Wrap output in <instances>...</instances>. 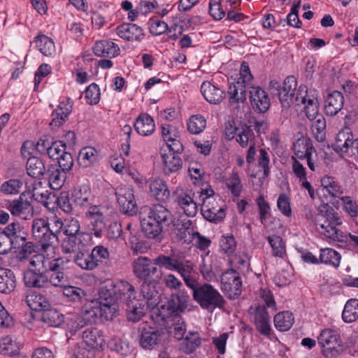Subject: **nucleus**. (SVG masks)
<instances>
[{
  "mask_svg": "<svg viewBox=\"0 0 358 358\" xmlns=\"http://www.w3.org/2000/svg\"><path fill=\"white\" fill-rule=\"evenodd\" d=\"M138 296L135 287L126 280H119L114 285L112 282L101 284L99 289V298L91 300V324L103 323L112 320L117 312V300L125 304L129 300Z\"/></svg>",
  "mask_w": 358,
  "mask_h": 358,
  "instance_id": "obj_1",
  "label": "nucleus"
},
{
  "mask_svg": "<svg viewBox=\"0 0 358 358\" xmlns=\"http://www.w3.org/2000/svg\"><path fill=\"white\" fill-rule=\"evenodd\" d=\"M173 222L172 213L161 204L145 208L141 213L142 231L149 238H158L164 228Z\"/></svg>",
  "mask_w": 358,
  "mask_h": 358,
  "instance_id": "obj_2",
  "label": "nucleus"
},
{
  "mask_svg": "<svg viewBox=\"0 0 358 358\" xmlns=\"http://www.w3.org/2000/svg\"><path fill=\"white\" fill-rule=\"evenodd\" d=\"M141 294L134 300L126 303L127 318L129 321L136 322L145 315L147 308H155L159 302L160 296L155 287L145 284L141 287Z\"/></svg>",
  "mask_w": 358,
  "mask_h": 358,
  "instance_id": "obj_3",
  "label": "nucleus"
},
{
  "mask_svg": "<svg viewBox=\"0 0 358 358\" xmlns=\"http://www.w3.org/2000/svg\"><path fill=\"white\" fill-rule=\"evenodd\" d=\"M199 201L202 202L201 213L203 217L214 222H221L225 217V208L219 196H215V192L208 183L202 184L197 192Z\"/></svg>",
  "mask_w": 358,
  "mask_h": 358,
  "instance_id": "obj_4",
  "label": "nucleus"
},
{
  "mask_svg": "<svg viewBox=\"0 0 358 358\" xmlns=\"http://www.w3.org/2000/svg\"><path fill=\"white\" fill-rule=\"evenodd\" d=\"M45 270L47 274L48 287L51 285L57 288H64L70 283V275L68 271L69 264L71 263L70 258L60 257L52 259L46 258Z\"/></svg>",
  "mask_w": 358,
  "mask_h": 358,
  "instance_id": "obj_5",
  "label": "nucleus"
},
{
  "mask_svg": "<svg viewBox=\"0 0 358 358\" xmlns=\"http://www.w3.org/2000/svg\"><path fill=\"white\" fill-rule=\"evenodd\" d=\"M193 298L202 309L211 313L216 308H223L225 304V300L220 292L208 283L202 284L193 293Z\"/></svg>",
  "mask_w": 358,
  "mask_h": 358,
  "instance_id": "obj_6",
  "label": "nucleus"
},
{
  "mask_svg": "<svg viewBox=\"0 0 358 358\" xmlns=\"http://www.w3.org/2000/svg\"><path fill=\"white\" fill-rule=\"evenodd\" d=\"M134 275L138 279L143 281L141 286L147 284L150 287L152 282H159L162 278V272L158 271L155 264V259L148 257H140L134 260L132 263Z\"/></svg>",
  "mask_w": 358,
  "mask_h": 358,
  "instance_id": "obj_7",
  "label": "nucleus"
},
{
  "mask_svg": "<svg viewBox=\"0 0 358 358\" xmlns=\"http://www.w3.org/2000/svg\"><path fill=\"white\" fill-rule=\"evenodd\" d=\"M252 79L253 76L248 64L246 62H243L238 80L235 83H231L229 86L228 94L231 103L244 102L246 100V90L247 89L250 90Z\"/></svg>",
  "mask_w": 358,
  "mask_h": 358,
  "instance_id": "obj_8",
  "label": "nucleus"
},
{
  "mask_svg": "<svg viewBox=\"0 0 358 358\" xmlns=\"http://www.w3.org/2000/svg\"><path fill=\"white\" fill-rule=\"evenodd\" d=\"M46 258L44 255H35L30 261L31 268H29L24 272L23 281L27 287L30 288H48L47 273L41 271L37 266L40 263L45 269Z\"/></svg>",
  "mask_w": 358,
  "mask_h": 358,
  "instance_id": "obj_9",
  "label": "nucleus"
},
{
  "mask_svg": "<svg viewBox=\"0 0 358 358\" xmlns=\"http://www.w3.org/2000/svg\"><path fill=\"white\" fill-rule=\"evenodd\" d=\"M343 223L342 218L332 208L327 209L324 215H322L318 221L317 226L322 230L327 238L333 241H342L343 233L337 229V227Z\"/></svg>",
  "mask_w": 358,
  "mask_h": 358,
  "instance_id": "obj_10",
  "label": "nucleus"
},
{
  "mask_svg": "<svg viewBox=\"0 0 358 358\" xmlns=\"http://www.w3.org/2000/svg\"><path fill=\"white\" fill-rule=\"evenodd\" d=\"M32 236L44 252L59 241L49 229L47 221L44 219H36L32 222Z\"/></svg>",
  "mask_w": 358,
  "mask_h": 358,
  "instance_id": "obj_11",
  "label": "nucleus"
},
{
  "mask_svg": "<svg viewBox=\"0 0 358 358\" xmlns=\"http://www.w3.org/2000/svg\"><path fill=\"white\" fill-rule=\"evenodd\" d=\"M295 103L297 105H304L306 115L310 120H314L321 115L319 113L317 94L315 90H308L306 87H299Z\"/></svg>",
  "mask_w": 358,
  "mask_h": 358,
  "instance_id": "obj_12",
  "label": "nucleus"
},
{
  "mask_svg": "<svg viewBox=\"0 0 358 358\" xmlns=\"http://www.w3.org/2000/svg\"><path fill=\"white\" fill-rule=\"evenodd\" d=\"M318 343L322 348L323 355L327 358H334L340 354L341 344L338 334L335 330L326 329L318 336Z\"/></svg>",
  "mask_w": 358,
  "mask_h": 358,
  "instance_id": "obj_13",
  "label": "nucleus"
},
{
  "mask_svg": "<svg viewBox=\"0 0 358 358\" xmlns=\"http://www.w3.org/2000/svg\"><path fill=\"white\" fill-rule=\"evenodd\" d=\"M115 194L123 213L134 215L137 213L138 207L132 188L120 185L115 189Z\"/></svg>",
  "mask_w": 358,
  "mask_h": 358,
  "instance_id": "obj_14",
  "label": "nucleus"
},
{
  "mask_svg": "<svg viewBox=\"0 0 358 358\" xmlns=\"http://www.w3.org/2000/svg\"><path fill=\"white\" fill-rule=\"evenodd\" d=\"M222 290L230 299L238 297L241 293L242 281L239 273L234 269H229L221 276Z\"/></svg>",
  "mask_w": 358,
  "mask_h": 358,
  "instance_id": "obj_15",
  "label": "nucleus"
},
{
  "mask_svg": "<svg viewBox=\"0 0 358 358\" xmlns=\"http://www.w3.org/2000/svg\"><path fill=\"white\" fill-rule=\"evenodd\" d=\"M163 140L166 142L171 151L180 152L182 145L180 142V133L178 128L173 124H164L161 127Z\"/></svg>",
  "mask_w": 358,
  "mask_h": 358,
  "instance_id": "obj_16",
  "label": "nucleus"
},
{
  "mask_svg": "<svg viewBox=\"0 0 358 358\" xmlns=\"http://www.w3.org/2000/svg\"><path fill=\"white\" fill-rule=\"evenodd\" d=\"M297 82L294 76L285 78L282 86L278 89V96L283 107H288L295 101L294 92L296 90Z\"/></svg>",
  "mask_w": 358,
  "mask_h": 358,
  "instance_id": "obj_17",
  "label": "nucleus"
},
{
  "mask_svg": "<svg viewBox=\"0 0 358 358\" xmlns=\"http://www.w3.org/2000/svg\"><path fill=\"white\" fill-rule=\"evenodd\" d=\"M249 98L252 108L259 113H265L270 107V99L266 92L259 87L250 86Z\"/></svg>",
  "mask_w": 358,
  "mask_h": 358,
  "instance_id": "obj_18",
  "label": "nucleus"
},
{
  "mask_svg": "<svg viewBox=\"0 0 358 358\" xmlns=\"http://www.w3.org/2000/svg\"><path fill=\"white\" fill-rule=\"evenodd\" d=\"M226 135L229 139L235 138L243 148L255 143V134L252 129L245 127L242 128H226Z\"/></svg>",
  "mask_w": 358,
  "mask_h": 358,
  "instance_id": "obj_19",
  "label": "nucleus"
},
{
  "mask_svg": "<svg viewBox=\"0 0 358 358\" xmlns=\"http://www.w3.org/2000/svg\"><path fill=\"white\" fill-rule=\"evenodd\" d=\"M355 141L352 132L346 127L337 134L333 145L334 150L341 155H346L351 150Z\"/></svg>",
  "mask_w": 358,
  "mask_h": 358,
  "instance_id": "obj_20",
  "label": "nucleus"
},
{
  "mask_svg": "<svg viewBox=\"0 0 358 358\" xmlns=\"http://www.w3.org/2000/svg\"><path fill=\"white\" fill-rule=\"evenodd\" d=\"M116 33L119 37L128 41H141L145 36L141 27L131 23H124L118 26Z\"/></svg>",
  "mask_w": 358,
  "mask_h": 358,
  "instance_id": "obj_21",
  "label": "nucleus"
},
{
  "mask_svg": "<svg viewBox=\"0 0 358 358\" xmlns=\"http://www.w3.org/2000/svg\"><path fill=\"white\" fill-rule=\"evenodd\" d=\"M2 231L13 242L14 248H20L26 241L27 233L17 222L9 224Z\"/></svg>",
  "mask_w": 358,
  "mask_h": 358,
  "instance_id": "obj_22",
  "label": "nucleus"
},
{
  "mask_svg": "<svg viewBox=\"0 0 358 358\" xmlns=\"http://www.w3.org/2000/svg\"><path fill=\"white\" fill-rule=\"evenodd\" d=\"M106 208L102 206H91V231L96 237H100L106 228Z\"/></svg>",
  "mask_w": 358,
  "mask_h": 358,
  "instance_id": "obj_23",
  "label": "nucleus"
},
{
  "mask_svg": "<svg viewBox=\"0 0 358 358\" xmlns=\"http://www.w3.org/2000/svg\"><path fill=\"white\" fill-rule=\"evenodd\" d=\"M93 52L98 57L113 58L120 54L119 46L109 40L97 41L93 48Z\"/></svg>",
  "mask_w": 358,
  "mask_h": 358,
  "instance_id": "obj_24",
  "label": "nucleus"
},
{
  "mask_svg": "<svg viewBox=\"0 0 358 358\" xmlns=\"http://www.w3.org/2000/svg\"><path fill=\"white\" fill-rule=\"evenodd\" d=\"M201 92L205 99L212 104L220 103L225 97V92L210 81H205L201 86Z\"/></svg>",
  "mask_w": 358,
  "mask_h": 358,
  "instance_id": "obj_25",
  "label": "nucleus"
},
{
  "mask_svg": "<svg viewBox=\"0 0 358 358\" xmlns=\"http://www.w3.org/2000/svg\"><path fill=\"white\" fill-rule=\"evenodd\" d=\"M253 322L256 329L264 336H269L271 331L270 317L264 307L258 306L255 312Z\"/></svg>",
  "mask_w": 358,
  "mask_h": 358,
  "instance_id": "obj_26",
  "label": "nucleus"
},
{
  "mask_svg": "<svg viewBox=\"0 0 358 358\" xmlns=\"http://www.w3.org/2000/svg\"><path fill=\"white\" fill-rule=\"evenodd\" d=\"M343 104V94L339 91L334 90L329 93L325 99L324 112L327 115L334 116L341 110Z\"/></svg>",
  "mask_w": 358,
  "mask_h": 358,
  "instance_id": "obj_27",
  "label": "nucleus"
},
{
  "mask_svg": "<svg viewBox=\"0 0 358 358\" xmlns=\"http://www.w3.org/2000/svg\"><path fill=\"white\" fill-rule=\"evenodd\" d=\"M27 191L31 194V198L47 206L50 194L42 187V182L38 180H29L25 182Z\"/></svg>",
  "mask_w": 358,
  "mask_h": 358,
  "instance_id": "obj_28",
  "label": "nucleus"
},
{
  "mask_svg": "<svg viewBox=\"0 0 358 358\" xmlns=\"http://www.w3.org/2000/svg\"><path fill=\"white\" fill-rule=\"evenodd\" d=\"M72 105L69 100L60 102L59 105L52 113L50 126L52 129L58 128L65 122L71 112Z\"/></svg>",
  "mask_w": 358,
  "mask_h": 358,
  "instance_id": "obj_29",
  "label": "nucleus"
},
{
  "mask_svg": "<svg viewBox=\"0 0 358 358\" xmlns=\"http://www.w3.org/2000/svg\"><path fill=\"white\" fill-rule=\"evenodd\" d=\"M190 301L186 291L179 290L176 294H171L168 301V309L171 313L182 312L187 308Z\"/></svg>",
  "mask_w": 358,
  "mask_h": 358,
  "instance_id": "obj_30",
  "label": "nucleus"
},
{
  "mask_svg": "<svg viewBox=\"0 0 358 358\" xmlns=\"http://www.w3.org/2000/svg\"><path fill=\"white\" fill-rule=\"evenodd\" d=\"M8 208L13 215L19 216L24 220L29 219L34 215V209L30 202L22 199L21 197L10 202Z\"/></svg>",
  "mask_w": 358,
  "mask_h": 358,
  "instance_id": "obj_31",
  "label": "nucleus"
},
{
  "mask_svg": "<svg viewBox=\"0 0 358 358\" xmlns=\"http://www.w3.org/2000/svg\"><path fill=\"white\" fill-rule=\"evenodd\" d=\"M73 197L76 205L80 208L86 209L85 214H90V185L82 184L78 185L73 192Z\"/></svg>",
  "mask_w": 358,
  "mask_h": 358,
  "instance_id": "obj_32",
  "label": "nucleus"
},
{
  "mask_svg": "<svg viewBox=\"0 0 358 358\" xmlns=\"http://www.w3.org/2000/svg\"><path fill=\"white\" fill-rule=\"evenodd\" d=\"M177 202L184 213L188 216L194 217L198 211V204L194 201L191 192H182L177 198Z\"/></svg>",
  "mask_w": 358,
  "mask_h": 358,
  "instance_id": "obj_33",
  "label": "nucleus"
},
{
  "mask_svg": "<svg viewBox=\"0 0 358 358\" xmlns=\"http://www.w3.org/2000/svg\"><path fill=\"white\" fill-rule=\"evenodd\" d=\"M160 331L152 327H145L141 331L140 345L145 350L153 349L159 343Z\"/></svg>",
  "mask_w": 358,
  "mask_h": 358,
  "instance_id": "obj_34",
  "label": "nucleus"
},
{
  "mask_svg": "<svg viewBox=\"0 0 358 358\" xmlns=\"http://www.w3.org/2000/svg\"><path fill=\"white\" fill-rule=\"evenodd\" d=\"M37 147L40 152L46 151L50 158L53 160H57L66 152L65 143L62 141H55L51 145H49L48 143L45 145V141L40 139L37 143Z\"/></svg>",
  "mask_w": 358,
  "mask_h": 358,
  "instance_id": "obj_35",
  "label": "nucleus"
},
{
  "mask_svg": "<svg viewBox=\"0 0 358 358\" xmlns=\"http://www.w3.org/2000/svg\"><path fill=\"white\" fill-rule=\"evenodd\" d=\"M80 224L79 222L74 219H67L64 222L63 233L66 236H78L80 243L83 246L87 243L83 241L87 242L90 240V234L87 233H79Z\"/></svg>",
  "mask_w": 358,
  "mask_h": 358,
  "instance_id": "obj_36",
  "label": "nucleus"
},
{
  "mask_svg": "<svg viewBox=\"0 0 358 358\" xmlns=\"http://www.w3.org/2000/svg\"><path fill=\"white\" fill-rule=\"evenodd\" d=\"M134 127L141 136H149L155 129V124L152 117L147 113L141 114L136 120Z\"/></svg>",
  "mask_w": 358,
  "mask_h": 358,
  "instance_id": "obj_37",
  "label": "nucleus"
},
{
  "mask_svg": "<svg viewBox=\"0 0 358 358\" xmlns=\"http://www.w3.org/2000/svg\"><path fill=\"white\" fill-rule=\"evenodd\" d=\"M293 149L295 155L299 159H305L315 152L312 141L304 136L298 138L294 143Z\"/></svg>",
  "mask_w": 358,
  "mask_h": 358,
  "instance_id": "obj_38",
  "label": "nucleus"
},
{
  "mask_svg": "<svg viewBox=\"0 0 358 358\" xmlns=\"http://www.w3.org/2000/svg\"><path fill=\"white\" fill-rule=\"evenodd\" d=\"M66 172L61 170L57 166H51L47 171L48 179L50 187L52 189H59L64 184L66 178Z\"/></svg>",
  "mask_w": 358,
  "mask_h": 358,
  "instance_id": "obj_39",
  "label": "nucleus"
},
{
  "mask_svg": "<svg viewBox=\"0 0 358 358\" xmlns=\"http://www.w3.org/2000/svg\"><path fill=\"white\" fill-rule=\"evenodd\" d=\"M150 190L152 194L159 201H166L170 196V191L165 182L155 178L150 182Z\"/></svg>",
  "mask_w": 358,
  "mask_h": 358,
  "instance_id": "obj_40",
  "label": "nucleus"
},
{
  "mask_svg": "<svg viewBox=\"0 0 358 358\" xmlns=\"http://www.w3.org/2000/svg\"><path fill=\"white\" fill-rule=\"evenodd\" d=\"M27 173L31 177V180H38L45 173V167L43 161L36 157H29L27 162Z\"/></svg>",
  "mask_w": 358,
  "mask_h": 358,
  "instance_id": "obj_41",
  "label": "nucleus"
},
{
  "mask_svg": "<svg viewBox=\"0 0 358 358\" xmlns=\"http://www.w3.org/2000/svg\"><path fill=\"white\" fill-rule=\"evenodd\" d=\"M16 286L15 275L10 269H0V292L4 294H10Z\"/></svg>",
  "mask_w": 358,
  "mask_h": 358,
  "instance_id": "obj_42",
  "label": "nucleus"
},
{
  "mask_svg": "<svg viewBox=\"0 0 358 358\" xmlns=\"http://www.w3.org/2000/svg\"><path fill=\"white\" fill-rule=\"evenodd\" d=\"M34 43L36 48L45 56H52L56 50L53 41L43 34H38L34 38Z\"/></svg>",
  "mask_w": 358,
  "mask_h": 358,
  "instance_id": "obj_43",
  "label": "nucleus"
},
{
  "mask_svg": "<svg viewBox=\"0 0 358 358\" xmlns=\"http://www.w3.org/2000/svg\"><path fill=\"white\" fill-rule=\"evenodd\" d=\"M26 303L31 310L35 311H42L50 306V303L45 296L35 292L27 296Z\"/></svg>",
  "mask_w": 358,
  "mask_h": 358,
  "instance_id": "obj_44",
  "label": "nucleus"
},
{
  "mask_svg": "<svg viewBox=\"0 0 358 358\" xmlns=\"http://www.w3.org/2000/svg\"><path fill=\"white\" fill-rule=\"evenodd\" d=\"M275 328L280 331L289 330L294 322V317L292 313L282 311L276 314L273 318Z\"/></svg>",
  "mask_w": 358,
  "mask_h": 358,
  "instance_id": "obj_45",
  "label": "nucleus"
},
{
  "mask_svg": "<svg viewBox=\"0 0 358 358\" xmlns=\"http://www.w3.org/2000/svg\"><path fill=\"white\" fill-rule=\"evenodd\" d=\"M42 311L41 320L49 327H59L64 322V315L56 309L47 308Z\"/></svg>",
  "mask_w": 358,
  "mask_h": 358,
  "instance_id": "obj_46",
  "label": "nucleus"
},
{
  "mask_svg": "<svg viewBox=\"0 0 358 358\" xmlns=\"http://www.w3.org/2000/svg\"><path fill=\"white\" fill-rule=\"evenodd\" d=\"M342 318L344 322L350 323L358 319V299H349L343 310Z\"/></svg>",
  "mask_w": 358,
  "mask_h": 358,
  "instance_id": "obj_47",
  "label": "nucleus"
},
{
  "mask_svg": "<svg viewBox=\"0 0 358 358\" xmlns=\"http://www.w3.org/2000/svg\"><path fill=\"white\" fill-rule=\"evenodd\" d=\"M176 153L178 152L169 150V153L162 155L166 170L171 173L176 172L182 168V159Z\"/></svg>",
  "mask_w": 358,
  "mask_h": 358,
  "instance_id": "obj_48",
  "label": "nucleus"
},
{
  "mask_svg": "<svg viewBox=\"0 0 358 358\" xmlns=\"http://www.w3.org/2000/svg\"><path fill=\"white\" fill-rule=\"evenodd\" d=\"M108 249L102 245H97L91 251V270L99 264H105L109 259Z\"/></svg>",
  "mask_w": 358,
  "mask_h": 358,
  "instance_id": "obj_49",
  "label": "nucleus"
},
{
  "mask_svg": "<svg viewBox=\"0 0 358 358\" xmlns=\"http://www.w3.org/2000/svg\"><path fill=\"white\" fill-rule=\"evenodd\" d=\"M341 256L334 249L323 248L320 250V262L326 264L338 267L340 264Z\"/></svg>",
  "mask_w": 358,
  "mask_h": 358,
  "instance_id": "obj_50",
  "label": "nucleus"
},
{
  "mask_svg": "<svg viewBox=\"0 0 358 358\" xmlns=\"http://www.w3.org/2000/svg\"><path fill=\"white\" fill-rule=\"evenodd\" d=\"M224 183L228 190L234 196L238 197L241 195L243 190V185L237 172L233 171L229 176L225 179Z\"/></svg>",
  "mask_w": 358,
  "mask_h": 358,
  "instance_id": "obj_51",
  "label": "nucleus"
},
{
  "mask_svg": "<svg viewBox=\"0 0 358 358\" xmlns=\"http://www.w3.org/2000/svg\"><path fill=\"white\" fill-rule=\"evenodd\" d=\"M267 240L272 248L273 255L283 258L286 255V247L282 238L280 236L270 235Z\"/></svg>",
  "mask_w": 358,
  "mask_h": 358,
  "instance_id": "obj_52",
  "label": "nucleus"
},
{
  "mask_svg": "<svg viewBox=\"0 0 358 358\" xmlns=\"http://www.w3.org/2000/svg\"><path fill=\"white\" fill-rule=\"evenodd\" d=\"M201 344V338L196 332H189L180 343V349L185 353L194 352Z\"/></svg>",
  "mask_w": 358,
  "mask_h": 358,
  "instance_id": "obj_53",
  "label": "nucleus"
},
{
  "mask_svg": "<svg viewBox=\"0 0 358 358\" xmlns=\"http://www.w3.org/2000/svg\"><path fill=\"white\" fill-rule=\"evenodd\" d=\"M63 294L73 302H83V299L87 300V292L83 289L66 285L63 288Z\"/></svg>",
  "mask_w": 358,
  "mask_h": 358,
  "instance_id": "obj_54",
  "label": "nucleus"
},
{
  "mask_svg": "<svg viewBox=\"0 0 358 358\" xmlns=\"http://www.w3.org/2000/svg\"><path fill=\"white\" fill-rule=\"evenodd\" d=\"M321 189L326 191L331 196H338L343 191L341 187L330 176H324L321 180Z\"/></svg>",
  "mask_w": 358,
  "mask_h": 358,
  "instance_id": "obj_55",
  "label": "nucleus"
},
{
  "mask_svg": "<svg viewBox=\"0 0 358 358\" xmlns=\"http://www.w3.org/2000/svg\"><path fill=\"white\" fill-rule=\"evenodd\" d=\"M206 127V120L201 115H192L187 122V129L193 134L201 133Z\"/></svg>",
  "mask_w": 358,
  "mask_h": 358,
  "instance_id": "obj_56",
  "label": "nucleus"
},
{
  "mask_svg": "<svg viewBox=\"0 0 358 358\" xmlns=\"http://www.w3.org/2000/svg\"><path fill=\"white\" fill-rule=\"evenodd\" d=\"M313 121L312 124V131L315 136V138L319 142H322L324 141L326 135H325V129H326V120L322 115H320L317 117Z\"/></svg>",
  "mask_w": 358,
  "mask_h": 358,
  "instance_id": "obj_57",
  "label": "nucleus"
},
{
  "mask_svg": "<svg viewBox=\"0 0 358 358\" xmlns=\"http://www.w3.org/2000/svg\"><path fill=\"white\" fill-rule=\"evenodd\" d=\"M341 205L343 211L351 217L358 216V203L350 196L340 197Z\"/></svg>",
  "mask_w": 358,
  "mask_h": 358,
  "instance_id": "obj_58",
  "label": "nucleus"
},
{
  "mask_svg": "<svg viewBox=\"0 0 358 358\" xmlns=\"http://www.w3.org/2000/svg\"><path fill=\"white\" fill-rule=\"evenodd\" d=\"M22 184L20 179H9L1 184L0 191L4 194H17L20 192Z\"/></svg>",
  "mask_w": 358,
  "mask_h": 358,
  "instance_id": "obj_59",
  "label": "nucleus"
},
{
  "mask_svg": "<svg viewBox=\"0 0 358 358\" xmlns=\"http://www.w3.org/2000/svg\"><path fill=\"white\" fill-rule=\"evenodd\" d=\"M259 214L261 223L266 226L268 220L271 217V208L268 203L260 195L256 200Z\"/></svg>",
  "mask_w": 358,
  "mask_h": 358,
  "instance_id": "obj_60",
  "label": "nucleus"
},
{
  "mask_svg": "<svg viewBox=\"0 0 358 358\" xmlns=\"http://www.w3.org/2000/svg\"><path fill=\"white\" fill-rule=\"evenodd\" d=\"M155 259V264L164 267L169 271H175L178 259L166 255H159Z\"/></svg>",
  "mask_w": 358,
  "mask_h": 358,
  "instance_id": "obj_61",
  "label": "nucleus"
},
{
  "mask_svg": "<svg viewBox=\"0 0 358 358\" xmlns=\"http://www.w3.org/2000/svg\"><path fill=\"white\" fill-rule=\"evenodd\" d=\"M189 173L191 179L193 180V183L195 185H199L202 187L203 178L204 177V170L201 165L197 164H193L189 167Z\"/></svg>",
  "mask_w": 358,
  "mask_h": 358,
  "instance_id": "obj_62",
  "label": "nucleus"
},
{
  "mask_svg": "<svg viewBox=\"0 0 358 358\" xmlns=\"http://www.w3.org/2000/svg\"><path fill=\"white\" fill-rule=\"evenodd\" d=\"M277 206L283 215L287 217H291L292 208L290 206V199L286 194L282 193L279 195L277 200Z\"/></svg>",
  "mask_w": 358,
  "mask_h": 358,
  "instance_id": "obj_63",
  "label": "nucleus"
},
{
  "mask_svg": "<svg viewBox=\"0 0 358 358\" xmlns=\"http://www.w3.org/2000/svg\"><path fill=\"white\" fill-rule=\"evenodd\" d=\"M192 241L197 248L203 251L207 250L211 244L210 239L202 236L198 231H195L192 234Z\"/></svg>",
  "mask_w": 358,
  "mask_h": 358,
  "instance_id": "obj_64",
  "label": "nucleus"
}]
</instances>
